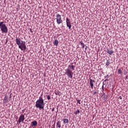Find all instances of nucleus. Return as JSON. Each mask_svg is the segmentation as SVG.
I'll return each mask as SVG.
<instances>
[{"mask_svg":"<svg viewBox=\"0 0 128 128\" xmlns=\"http://www.w3.org/2000/svg\"><path fill=\"white\" fill-rule=\"evenodd\" d=\"M10 98H12V94H10Z\"/></svg>","mask_w":128,"mask_h":128,"instance_id":"obj_30","label":"nucleus"},{"mask_svg":"<svg viewBox=\"0 0 128 128\" xmlns=\"http://www.w3.org/2000/svg\"><path fill=\"white\" fill-rule=\"evenodd\" d=\"M64 124H68V119H64L63 120Z\"/></svg>","mask_w":128,"mask_h":128,"instance_id":"obj_17","label":"nucleus"},{"mask_svg":"<svg viewBox=\"0 0 128 128\" xmlns=\"http://www.w3.org/2000/svg\"><path fill=\"white\" fill-rule=\"evenodd\" d=\"M32 126H38V122L34 120L32 122Z\"/></svg>","mask_w":128,"mask_h":128,"instance_id":"obj_11","label":"nucleus"},{"mask_svg":"<svg viewBox=\"0 0 128 128\" xmlns=\"http://www.w3.org/2000/svg\"><path fill=\"white\" fill-rule=\"evenodd\" d=\"M102 100H104V102H106L108 100V95H106L105 94H104L102 96Z\"/></svg>","mask_w":128,"mask_h":128,"instance_id":"obj_9","label":"nucleus"},{"mask_svg":"<svg viewBox=\"0 0 128 128\" xmlns=\"http://www.w3.org/2000/svg\"><path fill=\"white\" fill-rule=\"evenodd\" d=\"M8 102V97L6 96H5L4 100V104H6V102Z\"/></svg>","mask_w":128,"mask_h":128,"instance_id":"obj_13","label":"nucleus"},{"mask_svg":"<svg viewBox=\"0 0 128 128\" xmlns=\"http://www.w3.org/2000/svg\"><path fill=\"white\" fill-rule=\"evenodd\" d=\"M119 98H120V100H122V96H119Z\"/></svg>","mask_w":128,"mask_h":128,"instance_id":"obj_24","label":"nucleus"},{"mask_svg":"<svg viewBox=\"0 0 128 128\" xmlns=\"http://www.w3.org/2000/svg\"><path fill=\"white\" fill-rule=\"evenodd\" d=\"M56 128L55 127H54H54L53 128Z\"/></svg>","mask_w":128,"mask_h":128,"instance_id":"obj_31","label":"nucleus"},{"mask_svg":"<svg viewBox=\"0 0 128 128\" xmlns=\"http://www.w3.org/2000/svg\"><path fill=\"white\" fill-rule=\"evenodd\" d=\"M118 74H122V70L120 69L118 70Z\"/></svg>","mask_w":128,"mask_h":128,"instance_id":"obj_20","label":"nucleus"},{"mask_svg":"<svg viewBox=\"0 0 128 128\" xmlns=\"http://www.w3.org/2000/svg\"><path fill=\"white\" fill-rule=\"evenodd\" d=\"M80 44L82 46V48H84V44L82 42H80Z\"/></svg>","mask_w":128,"mask_h":128,"instance_id":"obj_19","label":"nucleus"},{"mask_svg":"<svg viewBox=\"0 0 128 128\" xmlns=\"http://www.w3.org/2000/svg\"><path fill=\"white\" fill-rule=\"evenodd\" d=\"M16 42L19 48L21 50H26V42H20V38H18L16 37Z\"/></svg>","mask_w":128,"mask_h":128,"instance_id":"obj_3","label":"nucleus"},{"mask_svg":"<svg viewBox=\"0 0 128 128\" xmlns=\"http://www.w3.org/2000/svg\"><path fill=\"white\" fill-rule=\"evenodd\" d=\"M0 30L2 34H8V26L4 24V22H0Z\"/></svg>","mask_w":128,"mask_h":128,"instance_id":"obj_4","label":"nucleus"},{"mask_svg":"<svg viewBox=\"0 0 128 128\" xmlns=\"http://www.w3.org/2000/svg\"><path fill=\"white\" fill-rule=\"evenodd\" d=\"M55 94L56 96H60V95L62 94V93L60 92V91L58 90H55Z\"/></svg>","mask_w":128,"mask_h":128,"instance_id":"obj_10","label":"nucleus"},{"mask_svg":"<svg viewBox=\"0 0 128 128\" xmlns=\"http://www.w3.org/2000/svg\"><path fill=\"white\" fill-rule=\"evenodd\" d=\"M102 90H104V86H102Z\"/></svg>","mask_w":128,"mask_h":128,"instance_id":"obj_29","label":"nucleus"},{"mask_svg":"<svg viewBox=\"0 0 128 128\" xmlns=\"http://www.w3.org/2000/svg\"><path fill=\"white\" fill-rule=\"evenodd\" d=\"M77 102H78V104H80V100H77Z\"/></svg>","mask_w":128,"mask_h":128,"instance_id":"obj_23","label":"nucleus"},{"mask_svg":"<svg viewBox=\"0 0 128 128\" xmlns=\"http://www.w3.org/2000/svg\"><path fill=\"white\" fill-rule=\"evenodd\" d=\"M52 112H54V108H53L52 109Z\"/></svg>","mask_w":128,"mask_h":128,"instance_id":"obj_25","label":"nucleus"},{"mask_svg":"<svg viewBox=\"0 0 128 128\" xmlns=\"http://www.w3.org/2000/svg\"><path fill=\"white\" fill-rule=\"evenodd\" d=\"M93 94H96V92H94L93 93Z\"/></svg>","mask_w":128,"mask_h":128,"instance_id":"obj_27","label":"nucleus"},{"mask_svg":"<svg viewBox=\"0 0 128 128\" xmlns=\"http://www.w3.org/2000/svg\"><path fill=\"white\" fill-rule=\"evenodd\" d=\"M24 114H21L19 117V124H20V122H24Z\"/></svg>","mask_w":128,"mask_h":128,"instance_id":"obj_6","label":"nucleus"},{"mask_svg":"<svg viewBox=\"0 0 128 128\" xmlns=\"http://www.w3.org/2000/svg\"><path fill=\"white\" fill-rule=\"evenodd\" d=\"M110 60H106V68H108V66H110Z\"/></svg>","mask_w":128,"mask_h":128,"instance_id":"obj_14","label":"nucleus"},{"mask_svg":"<svg viewBox=\"0 0 128 128\" xmlns=\"http://www.w3.org/2000/svg\"><path fill=\"white\" fill-rule=\"evenodd\" d=\"M74 68L76 66L72 64L71 65H69L67 69L66 70L65 74H66L67 76L70 78H72V76H74V72L72 70H74Z\"/></svg>","mask_w":128,"mask_h":128,"instance_id":"obj_2","label":"nucleus"},{"mask_svg":"<svg viewBox=\"0 0 128 128\" xmlns=\"http://www.w3.org/2000/svg\"><path fill=\"white\" fill-rule=\"evenodd\" d=\"M56 22L57 24H62L64 21H62V15L60 14H56Z\"/></svg>","mask_w":128,"mask_h":128,"instance_id":"obj_5","label":"nucleus"},{"mask_svg":"<svg viewBox=\"0 0 128 128\" xmlns=\"http://www.w3.org/2000/svg\"><path fill=\"white\" fill-rule=\"evenodd\" d=\"M54 46H58V40H56L54 42Z\"/></svg>","mask_w":128,"mask_h":128,"instance_id":"obj_16","label":"nucleus"},{"mask_svg":"<svg viewBox=\"0 0 128 128\" xmlns=\"http://www.w3.org/2000/svg\"><path fill=\"white\" fill-rule=\"evenodd\" d=\"M35 106L36 108L44 110V98H42V93L39 97L38 100L36 102Z\"/></svg>","mask_w":128,"mask_h":128,"instance_id":"obj_1","label":"nucleus"},{"mask_svg":"<svg viewBox=\"0 0 128 128\" xmlns=\"http://www.w3.org/2000/svg\"><path fill=\"white\" fill-rule=\"evenodd\" d=\"M108 80L106 79V80L104 82L103 84H104V82H106V81H108Z\"/></svg>","mask_w":128,"mask_h":128,"instance_id":"obj_26","label":"nucleus"},{"mask_svg":"<svg viewBox=\"0 0 128 128\" xmlns=\"http://www.w3.org/2000/svg\"><path fill=\"white\" fill-rule=\"evenodd\" d=\"M58 112V108H57V111H56V112Z\"/></svg>","mask_w":128,"mask_h":128,"instance_id":"obj_28","label":"nucleus"},{"mask_svg":"<svg viewBox=\"0 0 128 128\" xmlns=\"http://www.w3.org/2000/svg\"><path fill=\"white\" fill-rule=\"evenodd\" d=\"M66 26L68 27L69 30H70V28H72V24H70V22H67Z\"/></svg>","mask_w":128,"mask_h":128,"instance_id":"obj_12","label":"nucleus"},{"mask_svg":"<svg viewBox=\"0 0 128 128\" xmlns=\"http://www.w3.org/2000/svg\"><path fill=\"white\" fill-rule=\"evenodd\" d=\"M96 82V80L90 79V86H91V88H94V84Z\"/></svg>","mask_w":128,"mask_h":128,"instance_id":"obj_8","label":"nucleus"},{"mask_svg":"<svg viewBox=\"0 0 128 128\" xmlns=\"http://www.w3.org/2000/svg\"><path fill=\"white\" fill-rule=\"evenodd\" d=\"M106 52H107V54H110V56H112V54H114V51L112 50L110 48H107Z\"/></svg>","mask_w":128,"mask_h":128,"instance_id":"obj_7","label":"nucleus"},{"mask_svg":"<svg viewBox=\"0 0 128 128\" xmlns=\"http://www.w3.org/2000/svg\"><path fill=\"white\" fill-rule=\"evenodd\" d=\"M56 126L58 128H60L61 126H60V121H58V122L56 123Z\"/></svg>","mask_w":128,"mask_h":128,"instance_id":"obj_15","label":"nucleus"},{"mask_svg":"<svg viewBox=\"0 0 128 128\" xmlns=\"http://www.w3.org/2000/svg\"><path fill=\"white\" fill-rule=\"evenodd\" d=\"M80 112V111L79 110H77L75 112H74V114L76 116V114H78Z\"/></svg>","mask_w":128,"mask_h":128,"instance_id":"obj_18","label":"nucleus"},{"mask_svg":"<svg viewBox=\"0 0 128 128\" xmlns=\"http://www.w3.org/2000/svg\"><path fill=\"white\" fill-rule=\"evenodd\" d=\"M47 99L48 100H50V95L47 96Z\"/></svg>","mask_w":128,"mask_h":128,"instance_id":"obj_22","label":"nucleus"},{"mask_svg":"<svg viewBox=\"0 0 128 128\" xmlns=\"http://www.w3.org/2000/svg\"><path fill=\"white\" fill-rule=\"evenodd\" d=\"M68 22H70V19H68V18H66V24H68Z\"/></svg>","mask_w":128,"mask_h":128,"instance_id":"obj_21","label":"nucleus"}]
</instances>
